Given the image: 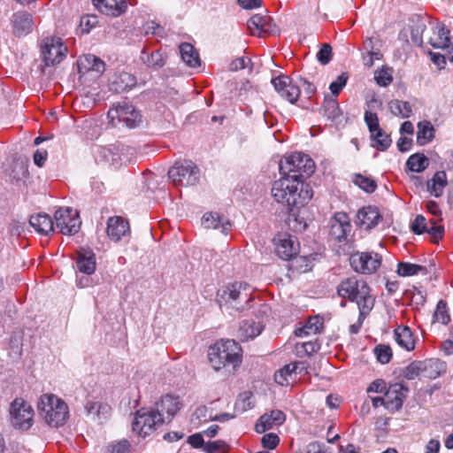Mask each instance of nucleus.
Segmentation results:
<instances>
[{
    "mask_svg": "<svg viewBox=\"0 0 453 453\" xmlns=\"http://www.w3.org/2000/svg\"><path fill=\"white\" fill-rule=\"evenodd\" d=\"M271 192L277 203L288 207L304 205L312 197V190L308 184L287 175H281L273 182Z\"/></svg>",
    "mask_w": 453,
    "mask_h": 453,
    "instance_id": "obj_1",
    "label": "nucleus"
},
{
    "mask_svg": "<svg viewBox=\"0 0 453 453\" xmlns=\"http://www.w3.org/2000/svg\"><path fill=\"white\" fill-rule=\"evenodd\" d=\"M242 349L234 340H220L210 346L209 361L215 371H219L227 365L237 366L242 362Z\"/></svg>",
    "mask_w": 453,
    "mask_h": 453,
    "instance_id": "obj_2",
    "label": "nucleus"
},
{
    "mask_svg": "<svg viewBox=\"0 0 453 453\" xmlns=\"http://www.w3.org/2000/svg\"><path fill=\"white\" fill-rule=\"evenodd\" d=\"M37 407L46 423L51 426H64L69 417L67 404L53 394L41 395Z\"/></svg>",
    "mask_w": 453,
    "mask_h": 453,
    "instance_id": "obj_3",
    "label": "nucleus"
},
{
    "mask_svg": "<svg viewBox=\"0 0 453 453\" xmlns=\"http://www.w3.org/2000/svg\"><path fill=\"white\" fill-rule=\"evenodd\" d=\"M280 173L304 183L315 171L313 160L306 154L295 152L286 156L279 164Z\"/></svg>",
    "mask_w": 453,
    "mask_h": 453,
    "instance_id": "obj_4",
    "label": "nucleus"
},
{
    "mask_svg": "<svg viewBox=\"0 0 453 453\" xmlns=\"http://www.w3.org/2000/svg\"><path fill=\"white\" fill-rule=\"evenodd\" d=\"M337 295L357 303L359 315L357 322L362 326L366 316L372 310L375 301L371 295L369 285H348L346 288L340 285L337 288Z\"/></svg>",
    "mask_w": 453,
    "mask_h": 453,
    "instance_id": "obj_5",
    "label": "nucleus"
},
{
    "mask_svg": "<svg viewBox=\"0 0 453 453\" xmlns=\"http://www.w3.org/2000/svg\"><path fill=\"white\" fill-rule=\"evenodd\" d=\"M164 423L163 413L157 412L154 408H142L135 413L132 422V429L133 432L144 438Z\"/></svg>",
    "mask_w": 453,
    "mask_h": 453,
    "instance_id": "obj_6",
    "label": "nucleus"
},
{
    "mask_svg": "<svg viewBox=\"0 0 453 453\" xmlns=\"http://www.w3.org/2000/svg\"><path fill=\"white\" fill-rule=\"evenodd\" d=\"M168 176L177 186H194L200 180V170L194 162L185 160L175 163L169 169Z\"/></svg>",
    "mask_w": 453,
    "mask_h": 453,
    "instance_id": "obj_7",
    "label": "nucleus"
},
{
    "mask_svg": "<svg viewBox=\"0 0 453 453\" xmlns=\"http://www.w3.org/2000/svg\"><path fill=\"white\" fill-rule=\"evenodd\" d=\"M12 425L20 430H28L33 425L34 411L22 398H15L10 406Z\"/></svg>",
    "mask_w": 453,
    "mask_h": 453,
    "instance_id": "obj_8",
    "label": "nucleus"
},
{
    "mask_svg": "<svg viewBox=\"0 0 453 453\" xmlns=\"http://www.w3.org/2000/svg\"><path fill=\"white\" fill-rule=\"evenodd\" d=\"M381 256L376 252H356L349 257L351 267L362 274L374 273L381 265Z\"/></svg>",
    "mask_w": 453,
    "mask_h": 453,
    "instance_id": "obj_9",
    "label": "nucleus"
},
{
    "mask_svg": "<svg viewBox=\"0 0 453 453\" xmlns=\"http://www.w3.org/2000/svg\"><path fill=\"white\" fill-rule=\"evenodd\" d=\"M57 228L63 234L72 235L76 234L81 226L79 213L73 208H59L54 214Z\"/></svg>",
    "mask_w": 453,
    "mask_h": 453,
    "instance_id": "obj_10",
    "label": "nucleus"
},
{
    "mask_svg": "<svg viewBox=\"0 0 453 453\" xmlns=\"http://www.w3.org/2000/svg\"><path fill=\"white\" fill-rule=\"evenodd\" d=\"M396 274L399 277H411L414 275L426 276L424 280L437 281L440 280L435 265L430 263L427 266L412 264L410 262H398L396 266Z\"/></svg>",
    "mask_w": 453,
    "mask_h": 453,
    "instance_id": "obj_11",
    "label": "nucleus"
},
{
    "mask_svg": "<svg viewBox=\"0 0 453 453\" xmlns=\"http://www.w3.org/2000/svg\"><path fill=\"white\" fill-rule=\"evenodd\" d=\"M108 118L114 123L115 119L126 124L127 127L133 128L142 121V116L135 108L128 103H118L108 111Z\"/></svg>",
    "mask_w": 453,
    "mask_h": 453,
    "instance_id": "obj_12",
    "label": "nucleus"
},
{
    "mask_svg": "<svg viewBox=\"0 0 453 453\" xmlns=\"http://www.w3.org/2000/svg\"><path fill=\"white\" fill-rule=\"evenodd\" d=\"M41 48L46 65L60 63L67 52V48L63 45L61 39L57 37H46L43 39Z\"/></svg>",
    "mask_w": 453,
    "mask_h": 453,
    "instance_id": "obj_13",
    "label": "nucleus"
},
{
    "mask_svg": "<svg viewBox=\"0 0 453 453\" xmlns=\"http://www.w3.org/2000/svg\"><path fill=\"white\" fill-rule=\"evenodd\" d=\"M274 241L276 253L283 260H289L293 258L299 250V244L297 243L296 237L289 234L280 233L277 235Z\"/></svg>",
    "mask_w": 453,
    "mask_h": 453,
    "instance_id": "obj_14",
    "label": "nucleus"
},
{
    "mask_svg": "<svg viewBox=\"0 0 453 453\" xmlns=\"http://www.w3.org/2000/svg\"><path fill=\"white\" fill-rule=\"evenodd\" d=\"M272 84L278 94L290 104H295L300 96V88L293 84L287 75H280L272 79Z\"/></svg>",
    "mask_w": 453,
    "mask_h": 453,
    "instance_id": "obj_15",
    "label": "nucleus"
},
{
    "mask_svg": "<svg viewBox=\"0 0 453 453\" xmlns=\"http://www.w3.org/2000/svg\"><path fill=\"white\" fill-rule=\"evenodd\" d=\"M351 231L349 217L347 213L335 212L330 219V234L337 241L342 242L347 239Z\"/></svg>",
    "mask_w": 453,
    "mask_h": 453,
    "instance_id": "obj_16",
    "label": "nucleus"
},
{
    "mask_svg": "<svg viewBox=\"0 0 453 453\" xmlns=\"http://www.w3.org/2000/svg\"><path fill=\"white\" fill-rule=\"evenodd\" d=\"M409 388L403 383H395L386 392V408L390 411H398L403 407L407 397Z\"/></svg>",
    "mask_w": 453,
    "mask_h": 453,
    "instance_id": "obj_17",
    "label": "nucleus"
},
{
    "mask_svg": "<svg viewBox=\"0 0 453 453\" xmlns=\"http://www.w3.org/2000/svg\"><path fill=\"white\" fill-rule=\"evenodd\" d=\"M96 10L111 17H119L127 10V0H92Z\"/></svg>",
    "mask_w": 453,
    "mask_h": 453,
    "instance_id": "obj_18",
    "label": "nucleus"
},
{
    "mask_svg": "<svg viewBox=\"0 0 453 453\" xmlns=\"http://www.w3.org/2000/svg\"><path fill=\"white\" fill-rule=\"evenodd\" d=\"M181 407L182 403L180 402L179 396L165 395L162 396L160 401L156 403L155 410L157 412L163 413V418H165V420L166 418L171 420L174 415L181 409Z\"/></svg>",
    "mask_w": 453,
    "mask_h": 453,
    "instance_id": "obj_19",
    "label": "nucleus"
},
{
    "mask_svg": "<svg viewBox=\"0 0 453 453\" xmlns=\"http://www.w3.org/2000/svg\"><path fill=\"white\" fill-rule=\"evenodd\" d=\"M381 216L375 206H366L358 210L356 224L363 229L369 230L374 227Z\"/></svg>",
    "mask_w": 453,
    "mask_h": 453,
    "instance_id": "obj_20",
    "label": "nucleus"
},
{
    "mask_svg": "<svg viewBox=\"0 0 453 453\" xmlns=\"http://www.w3.org/2000/svg\"><path fill=\"white\" fill-rule=\"evenodd\" d=\"M285 420L286 415L282 411L273 410L269 414L265 413L260 417L255 426V430L258 434H264L273 428V426L282 425Z\"/></svg>",
    "mask_w": 453,
    "mask_h": 453,
    "instance_id": "obj_21",
    "label": "nucleus"
},
{
    "mask_svg": "<svg viewBox=\"0 0 453 453\" xmlns=\"http://www.w3.org/2000/svg\"><path fill=\"white\" fill-rule=\"evenodd\" d=\"M129 233V223L120 216L109 218L107 221V234L111 240L119 242Z\"/></svg>",
    "mask_w": 453,
    "mask_h": 453,
    "instance_id": "obj_22",
    "label": "nucleus"
},
{
    "mask_svg": "<svg viewBox=\"0 0 453 453\" xmlns=\"http://www.w3.org/2000/svg\"><path fill=\"white\" fill-rule=\"evenodd\" d=\"M12 23L16 36H24L32 31V15L27 12H15L12 17Z\"/></svg>",
    "mask_w": 453,
    "mask_h": 453,
    "instance_id": "obj_23",
    "label": "nucleus"
},
{
    "mask_svg": "<svg viewBox=\"0 0 453 453\" xmlns=\"http://www.w3.org/2000/svg\"><path fill=\"white\" fill-rule=\"evenodd\" d=\"M202 224L205 228L219 229L224 234L232 227L230 221L218 212H206L202 218Z\"/></svg>",
    "mask_w": 453,
    "mask_h": 453,
    "instance_id": "obj_24",
    "label": "nucleus"
},
{
    "mask_svg": "<svg viewBox=\"0 0 453 453\" xmlns=\"http://www.w3.org/2000/svg\"><path fill=\"white\" fill-rule=\"evenodd\" d=\"M429 43L435 49H449L450 47L449 30L442 23H437L433 28V35Z\"/></svg>",
    "mask_w": 453,
    "mask_h": 453,
    "instance_id": "obj_25",
    "label": "nucleus"
},
{
    "mask_svg": "<svg viewBox=\"0 0 453 453\" xmlns=\"http://www.w3.org/2000/svg\"><path fill=\"white\" fill-rule=\"evenodd\" d=\"M136 84V78L127 72L115 74L110 83V89L116 93H122L134 88Z\"/></svg>",
    "mask_w": 453,
    "mask_h": 453,
    "instance_id": "obj_26",
    "label": "nucleus"
},
{
    "mask_svg": "<svg viewBox=\"0 0 453 453\" xmlns=\"http://www.w3.org/2000/svg\"><path fill=\"white\" fill-rule=\"evenodd\" d=\"M320 111L328 120L335 123L341 122L342 111L335 97L326 95Z\"/></svg>",
    "mask_w": 453,
    "mask_h": 453,
    "instance_id": "obj_27",
    "label": "nucleus"
},
{
    "mask_svg": "<svg viewBox=\"0 0 453 453\" xmlns=\"http://www.w3.org/2000/svg\"><path fill=\"white\" fill-rule=\"evenodd\" d=\"M422 375L428 379H436L446 372L447 365L437 358L421 361Z\"/></svg>",
    "mask_w": 453,
    "mask_h": 453,
    "instance_id": "obj_28",
    "label": "nucleus"
},
{
    "mask_svg": "<svg viewBox=\"0 0 453 453\" xmlns=\"http://www.w3.org/2000/svg\"><path fill=\"white\" fill-rule=\"evenodd\" d=\"M263 329L264 326L260 321L246 319L240 325L238 337L242 342L249 341L259 335Z\"/></svg>",
    "mask_w": 453,
    "mask_h": 453,
    "instance_id": "obj_29",
    "label": "nucleus"
},
{
    "mask_svg": "<svg viewBox=\"0 0 453 453\" xmlns=\"http://www.w3.org/2000/svg\"><path fill=\"white\" fill-rule=\"evenodd\" d=\"M394 338L399 347L411 351L415 349V340L411 328L407 326H399L394 331Z\"/></svg>",
    "mask_w": 453,
    "mask_h": 453,
    "instance_id": "obj_30",
    "label": "nucleus"
},
{
    "mask_svg": "<svg viewBox=\"0 0 453 453\" xmlns=\"http://www.w3.org/2000/svg\"><path fill=\"white\" fill-rule=\"evenodd\" d=\"M29 223L36 232L43 235H49L54 231V222L48 214L33 215L30 217Z\"/></svg>",
    "mask_w": 453,
    "mask_h": 453,
    "instance_id": "obj_31",
    "label": "nucleus"
},
{
    "mask_svg": "<svg viewBox=\"0 0 453 453\" xmlns=\"http://www.w3.org/2000/svg\"><path fill=\"white\" fill-rule=\"evenodd\" d=\"M243 287V290L251 289V285H222L218 289L219 302H230L236 301L242 296L241 288Z\"/></svg>",
    "mask_w": 453,
    "mask_h": 453,
    "instance_id": "obj_32",
    "label": "nucleus"
},
{
    "mask_svg": "<svg viewBox=\"0 0 453 453\" xmlns=\"http://www.w3.org/2000/svg\"><path fill=\"white\" fill-rule=\"evenodd\" d=\"M303 206V205L288 207V216L287 219V224L294 232H303L307 227V223L304 218L300 215V208Z\"/></svg>",
    "mask_w": 453,
    "mask_h": 453,
    "instance_id": "obj_33",
    "label": "nucleus"
},
{
    "mask_svg": "<svg viewBox=\"0 0 453 453\" xmlns=\"http://www.w3.org/2000/svg\"><path fill=\"white\" fill-rule=\"evenodd\" d=\"M381 105V102L376 98H372L367 102V107L369 110L365 111L364 120L368 127L370 134H373L374 131L380 128L379 118L375 112L371 111V109L380 107Z\"/></svg>",
    "mask_w": 453,
    "mask_h": 453,
    "instance_id": "obj_34",
    "label": "nucleus"
},
{
    "mask_svg": "<svg viewBox=\"0 0 453 453\" xmlns=\"http://www.w3.org/2000/svg\"><path fill=\"white\" fill-rule=\"evenodd\" d=\"M447 185V174L444 171H438L434 177L427 180V190L435 197H440Z\"/></svg>",
    "mask_w": 453,
    "mask_h": 453,
    "instance_id": "obj_35",
    "label": "nucleus"
},
{
    "mask_svg": "<svg viewBox=\"0 0 453 453\" xmlns=\"http://www.w3.org/2000/svg\"><path fill=\"white\" fill-rule=\"evenodd\" d=\"M179 48L181 58L188 66L195 68L200 65L199 55L192 44L182 42Z\"/></svg>",
    "mask_w": 453,
    "mask_h": 453,
    "instance_id": "obj_36",
    "label": "nucleus"
},
{
    "mask_svg": "<svg viewBox=\"0 0 453 453\" xmlns=\"http://www.w3.org/2000/svg\"><path fill=\"white\" fill-rule=\"evenodd\" d=\"M435 129L430 121L424 120L418 124L417 142L420 146L433 141L434 138Z\"/></svg>",
    "mask_w": 453,
    "mask_h": 453,
    "instance_id": "obj_37",
    "label": "nucleus"
},
{
    "mask_svg": "<svg viewBox=\"0 0 453 453\" xmlns=\"http://www.w3.org/2000/svg\"><path fill=\"white\" fill-rule=\"evenodd\" d=\"M270 19L267 15L255 14L248 20L247 26L252 35H260V33L268 31Z\"/></svg>",
    "mask_w": 453,
    "mask_h": 453,
    "instance_id": "obj_38",
    "label": "nucleus"
},
{
    "mask_svg": "<svg viewBox=\"0 0 453 453\" xmlns=\"http://www.w3.org/2000/svg\"><path fill=\"white\" fill-rule=\"evenodd\" d=\"M300 363H290L279 369L274 373V380L280 386H287L289 384V380L292 379L293 374L296 372Z\"/></svg>",
    "mask_w": 453,
    "mask_h": 453,
    "instance_id": "obj_39",
    "label": "nucleus"
},
{
    "mask_svg": "<svg viewBox=\"0 0 453 453\" xmlns=\"http://www.w3.org/2000/svg\"><path fill=\"white\" fill-rule=\"evenodd\" d=\"M77 268L80 272L86 274H91L96 270V258L92 252L80 253L76 262Z\"/></svg>",
    "mask_w": 453,
    "mask_h": 453,
    "instance_id": "obj_40",
    "label": "nucleus"
},
{
    "mask_svg": "<svg viewBox=\"0 0 453 453\" xmlns=\"http://www.w3.org/2000/svg\"><path fill=\"white\" fill-rule=\"evenodd\" d=\"M429 165V159L422 153H415L409 157L406 162V167L411 172L421 173Z\"/></svg>",
    "mask_w": 453,
    "mask_h": 453,
    "instance_id": "obj_41",
    "label": "nucleus"
},
{
    "mask_svg": "<svg viewBox=\"0 0 453 453\" xmlns=\"http://www.w3.org/2000/svg\"><path fill=\"white\" fill-rule=\"evenodd\" d=\"M370 137L373 142L372 147L380 151L387 150L392 143L390 135L384 132L381 128H379L374 131L373 134H371Z\"/></svg>",
    "mask_w": 453,
    "mask_h": 453,
    "instance_id": "obj_42",
    "label": "nucleus"
},
{
    "mask_svg": "<svg viewBox=\"0 0 453 453\" xmlns=\"http://www.w3.org/2000/svg\"><path fill=\"white\" fill-rule=\"evenodd\" d=\"M100 155L102 157L114 167H118L122 164V155L119 147L111 146L100 149Z\"/></svg>",
    "mask_w": 453,
    "mask_h": 453,
    "instance_id": "obj_43",
    "label": "nucleus"
},
{
    "mask_svg": "<svg viewBox=\"0 0 453 453\" xmlns=\"http://www.w3.org/2000/svg\"><path fill=\"white\" fill-rule=\"evenodd\" d=\"M85 410L88 415H94L97 418H106L110 413L111 407L107 403L99 402L87 401Z\"/></svg>",
    "mask_w": 453,
    "mask_h": 453,
    "instance_id": "obj_44",
    "label": "nucleus"
},
{
    "mask_svg": "<svg viewBox=\"0 0 453 453\" xmlns=\"http://www.w3.org/2000/svg\"><path fill=\"white\" fill-rule=\"evenodd\" d=\"M388 107L394 115L402 118H409L412 113L411 106L406 101L392 100L389 102Z\"/></svg>",
    "mask_w": 453,
    "mask_h": 453,
    "instance_id": "obj_45",
    "label": "nucleus"
},
{
    "mask_svg": "<svg viewBox=\"0 0 453 453\" xmlns=\"http://www.w3.org/2000/svg\"><path fill=\"white\" fill-rule=\"evenodd\" d=\"M141 60L150 67L160 68L165 65V60L159 51H153L148 54L145 50H142Z\"/></svg>",
    "mask_w": 453,
    "mask_h": 453,
    "instance_id": "obj_46",
    "label": "nucleus"
},
{
    "mask_svg": "<svg viewBox=\"0 0 453 453\" xmlns=\"http://www.w3.org/2000/svg\"><path fill=\"white\" fill-rule=\"evenodd\" d=\"M433 322H439L442 325H448L450 322V316L446 301L440 300L438 302L433 316Z\"/></svg>",
    "mask_w": 453,
    "mask_h": 453,
    "instance_id": "obj_47",
    "label": "nucleus"
},
{
    "mask_svg": "<svg viewBox=\"0 0 453 453\" xmlns=\"http://www.w3.org/2000/svg\"><path fill=\"white\" fill-rule=\"evenodd\" d=\"M422 374L421 361H413L402 371V375L406 380H411Z\"/></svg>",
    "mask_w": 453,
    "mask_h": 453,
    "instance_id": "obj_48",
    "label": "nucleus"
},
{
    "mask_svg": "<svg viewBox=\"0 0 453 453\" xmlns=\"http://www.w3.org/2000/svg\"><path fill=\"white\" fill-rule=\"evenodd\" d=\"M349 80V75L347 73H342L340 74L335 81L331 82L329 85V89L333 97H337L342 88L346 86L347 81Z\"/></svg>",
    "mask_w": 453,
    "mask_h": 453,
    "instance_id": "obj_49",
    "label": "nucleus"
},
{
    "mask_svg": "<svg viewBox=\"0 0 453 453\" xmlns=\"http://www.w3.org/2000/svg\"><path fill=\"white\" fill-rule=\"evenodd\" d=\"M374 354L380 364H388L392 357V349L388 345L380 344L374 348Z\"/></svg>",
    "mask_w": 453,
    "mask_h": 453,
    "instance_id": "obj_50",
    "label": "nucleus"
},
{
    "mask_svg": "<svg viewBox=\"0 0 453 453\" xmlns=\"http://www.w3.org/2000/svg\"><path fill=\"white\" fill-rule=\"evenodd\" d=\"M354 183L367 193H372L377 188L375 180L361 174L355 176Z\"/></svg>",
    "mask_w": 453,
    "mask_h": 453,
    "instance_id": "obj_51",
    "label": "nucleus"
},
{
    "mask_svg": "<svg viewBox=\"0 0 453 453\" xmlns=\"http://www.w3.org/2000/svg\"><path fill=\"white\" fill-rule=\"evenodd\" d=\"M108 451L110 453H130L131 444L126 439L120 440L119 441H114L109 444Z\"/></svg>",
    "mask_w": 453,
    "mask_h": 453,
    "instance_id": "obj_52",
    "label": "nucleus"
},
{
    "mask_svg": "<svg viewBox=\"0 0 453 453\" xmlns=\"http://www.w3.org/2000/svg\"><path fill=\"white\" fill-rule=\"evenodd\" d=\"M252 397V393L249 391H245L241 394L235 403V407L237 409L242 410V411L251 409L253 407L252 403L250 401Z\"/></svg>",
    "mask_w": 453,
    "mask_h": 453,
    "instance_id": "obj_53",
    "label": "nucleus"
},
{
    "mask_svg": "<svg viewBox=\"0 0 453 453\" xmlns=\"http://www.w3.org/2000/svg\"><path fill=\"white\" fill-rule=\"evenodd\" d=\"M317 59L321 65H327L332 59V47L325 43L317 53Z\"/></svg>",
    "mask_w": 453,
    "mask_h": 453,
    "instance_id": "obj_54",
    "label": "nucleus"
},
{
    "mask_svg": "<svg viewBox=\"0 0 453 453\" xmlns=\"http://www.w3.org/2000/svg\"><path fill=\"white\" fill-rule=\"evenodd\" d=\"M262 446L268 449H275L280 443V437L273 433L266 434L262 437Z\"/></svg>",
    "mask_w": 453,
    "mask_h": 453,
    "instance_id": "obj_55",
    "label": "nucleus"
},
{
    "mask_svg": "<svg viewBox=\"0 0 453 453\" xmlns=\"http://www.w3.org/2000/svg\"><path fill=\"white\" fill-rule=\"evenodd\" d=\"M10 355L14 358H19L22 355L21 339L18 336H13L10 340Z\"/></svg>",
    "mask_w": 453,
    "mask_h": 453,
    "instance_id": "obj_56",
    "label": "nucleus"
},
{
    "mask_svg": "<svg viewBox=\"0 0 453 453\" xmlns=\"http://www.w3.org/2000/svg\"><path fill=\"white\" fill-rule=\"evenodd\" d=\"M97 23L96 17L95 16H84L81 17L80 22V27L82 34H88L90 30L96 27Z\"/></svg>",
    "mask_w": 453,
    "mask_h": 453,
    "instance_id": "obj_57",
    "label": "nucleus"
},
{
    "mask_svg": "<svg viewBox=\"0 0 453 453\" xmlns=\"http://www.w3.org/2000/svg\"><path fill=\"white\" fill-rule=\"evenodd\" d=\"M427 229L426 220L422 215H418L411 223V230L417 234L426 233Z\"/></svg>",
    "mask_w": 453,
    "mask_h": 453,
    "instance_id": "obj_58",
    "label": "nucleus"
},
{
    "mask_svg": "<svg viewBox=\"0 0 453 453\" xmlns=\"http://www.w3.org/2000/svg\"><path fill=\"white\" fill-rule=\"evenodd\" d=\"M86 61L90 65L88 69L97 73H103L104 71V63L99 58L94 55H88L86 57Z\"/></svg>",
    "mask_w": 453,
    "mask_h": 453,
    "instance_id": "obj_59",
    "label": "nucleus"
},
{
    "mask_svg": "<svg viewBox=\"0 0 453 453\" xmlns=\"http://www.w3.org/2000/svg\"><path fill=\"white\" fill-rule=\"evenodd\" d=\"M426 29V25L424 23H421V24H418L417 26H415L414 27H412L411 29V40L412 42L420 46L423 42V40H422V35L424 33Z\"/></svg>",
    "mask_w": 453,
    "mask_h": 453,
    "instance_id": "obj_60",
    "label": "nucleus"
},
{
    "mask_svg": "<svg viewBox=\"0 0 453 453\" xmlns=\"http://www.w3.org/2000/svg\"><path fill=\"white\" fill-rule=\"evenodd\" d=\"M250 63H251V60H250V58H248L242 57V58H235L230 63L229 71L237 72L239 70H242V69L248 67V65Z\"/></svg>",
    "mask_w": 453,
    "mask_h": 453,
    "instance_id": "obj_61",
    "label": "nucleus"
},
{
    "mask_svg": "<svg viewBox=\"0 0 453 453\" xmlns=\"http://www.w3.org/2000/svg\"><path fill=\"white\" fill-rule=\"evenodd\" d=\"M307 329H309L312 334H317L319 333L320 328L323 326L322 319L316 316L311 318L305 324Z\"/></svg>",
    "mask_w": 453,
    "mask_h": 453,
    "instance_id": "obj_62",
    "label": "nucleus"
},
{
    "mask_svg": "<svg viewBox=\"0 0 453 453\" xmlns=\"http://www.w3.org/2000/svg\"><path fill=\"white\" fill-rule=\"evenodd\" d=\"M317 254L305 255L299 257H295L296 263L300 265V267H303V271L306 272L311 268V262L315 259Z\"/></svg>",
    "mask_w": 453,
    "mask_h": 453,
    "instance_id": "obj_63",
    "label": "nucleus"
},
{
    "mask_svg": "<svg viewBox=\"0 0 453 453\" xmlns=\"http://www.w3.org/2000/svg\"><path fill=\"white\" fill-rule=\"evenodd\" d=\"M226 443L223 441H210L204 445L207 453H219L224 450Z\"/></svg>",
    "mask_w": 453,
    "mask_h": 453,
    "instance_id": "obj_64",
    "label": "nucleus"
}]
</instances>
